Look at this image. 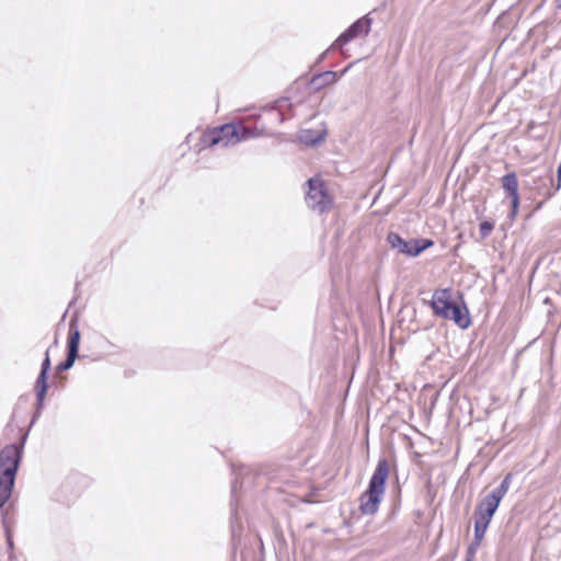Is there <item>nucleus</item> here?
<instances>
[{
    "label": "nucleus",
    "mask_w": 561,
    "mask_h": 561,
    "mask_svg": "<svg viewBox=\"0 0 561 561\" xmlns=\"http://www.w3.org/2000/svg\"><path fill=\"white\" fill-rule=\"evenodd\" d=\"M293 104L290 103L288 98H280L276 100L273 105L271 106L272 111H276L279 116V122H284L286 119L284 110L285 108H291Z\"/></svg>",
    "instance_id": "obj_17"
},
{
    "label": "nucleus",
    "mask_w": 561,
    "mask_h": 561,
    "mask_svg": "<svg viewBox=\"0 0 561 561\" xmlns=\"http://www.w3.org/2000/svg\"><path fill=\"white\" fill-rule=\"evenodd\" d=\"M434 244L433 240L425 238H416L410 241V250H408L409 256H417L426 249Z\"/></svg>",
    "instance_id": "obj_14"
},
{
    "label": "nucleus",
    "mask_w": 561,
    "mask_h": 561,
    "mask_svg": "<svg viewBox=\"0 0 561 561\" xmlns=\"http://www.w3.org/2000/svg\"><path fill=\"white\" fill-rule=\"evenodd\" d=\"M490 524L474 519V545H480Z\"/></svg>",
    "instance_id": "obj_19"
},
{
    "label": "nucleus",
    "mask_w": 561,
    "mask_h": 561,
    "mask_svg": "<svg viewBox=\"0 0 561 561\" xmlns=\"http://www.w3.org/2000/svg\"><path fill=\"white\" fill-rule=\"evenodd\" d=\"M26 438L27 433L22 436L20 443L7 445L0 451V508L11 497Z\"/></svg>",
    "instance_id": "obj_1"
},
{
    "label": "nucleus",
    "mask_w": 561,
    "mask_h": 561,
    "mask_svg": "<svg viewBox=\"0 0 561 561\" xmlns=\"http://www.w3.org/2000/svg\"><path fill=\"white\" fill-rule=\"evenodd\" d=\"M5 538H7L8 550L10 552V559H12V551L14 549V543H13L12 531L9 528H5Z\"/></svg>",
    "instance_id": "obj_21"
},
{
    "label": "nucleus",
    "mask_w": 561,
    "mask_h": 561,
    "mask_svg": "<svg viewBox=\"0 0 561 561\" xmlns=\"http://www.w3.org/2000/svg\"><path fill=\"white\" fill-rule=\"evenodd\" d=\"M300 140L305 142L306 145H317L324 140V134L323 133H316L313 135L312 130H302L300 135Z\"/></svg>",
    "instance_id": "obj_18"
},
{
    "label": "nucleus",
    "mask_w": 561,
    "mask_h": 561,
    "mask_svg": "<svg viewBox=\"0 0 561 561\" xmlns=\"http://www.w3.org/2000/svg\"><path fill=\"white\" fill-rule=\"evenodd\" d=\"M387 242L399 253L408 255V250H410V241L402 239L397 232H389L387 236Z\"/></svg>",
    "instance_id": "obj_13"
},
{
    "label": "nucleus",
    "mask_w": 561,
    "mask_h": 561,
    "mask_svg": "<svg viewBox=\"0 0 561 561\" xmlns=\"http://www.w3.org/2000/svg\"><path fill=\"white\" fill-rule=\"evenodd\" d=\"M512 479H513V474L512 473H507L503 478L502 482L496 488H494L491 491V494L494 495L496 499L502 501L503 497L505 496V494L507 493L508 489H510Z\"/></svg>",
    "instance_id": "obj_16"
},
{
    "label": "nucleus",
    "mask_w": 561,
    "mask_h": 561,
    "mask_svg": "<svg viewBox=\"0 0 561 561\" xmlns=\"http://www.w3.org/2000/svg\"><path fill=\"white\" fill-rule=\"evenodd\" d=\"M479 546L480 545H474V541H472L469 545V547L467 549V561H471V559L474 557Z\"/></svg>",
    "instance_id": "obj_23"
},
{
    "label": "nucleus",
    "mask_w": 561,
    "mask_h": 561,
    "mask_svg": "<svg viewBox=\"0 0 561 561\" xmlns=\"http://www.w3.org/2000/svg\"><path fill=\"white\" fill-rule=\"evenodd\" d=\"M512 479H513V474L512 473H507L503 478L502 482L496 488H494L491 491V494L494 495L496 499L502 501L503 497L505 496V494L507 493L508 489H510Z\"/></svg>",
    "instance_id": "obj_15"
},
{
    "label": "nucleus",
    "mask_w": 561,
    "mask_h": 561,
    "mask_svg": "<svg viewBox=\"0 0 561 561\" xmlns=\"http://www.w3.org/2000/svg\"><path fill=\"white\" fill-rule=\"evenodd\" d=\"M337 80V73L332 70L323 71L314 75L311 79V84L314 89L319 90L325 85L332 84Z\"/></svg>",
    "instance_id": "obj_12"
},
{
    "label": "nucleus",
    "mask_w": 561,
    "mask_h": 561,
    "mask_svg": "<svg viewBox=\"0 0 561 561\" xmlns=\"http://www.w3.org/2000/svg\"><path fill=\"white\" fill-rule=\"evenodd\" d=\"M50 366H51V362H50V357H49V350H46L45 357L41 365V371H39L36 382H35L36 411L32 417L31 425H33L35 423L36 419L39 416V414L42 412V409L44 405V400H45L47 389H48L47 380H48V374L50 370Z\"/></svg>",
    "instance_id": "obj_6"
},
{
    "label": "nucleus",
    "mask_w": 561,
    "mask_h": 561,
    "mask_svg": "<svg viewBox=\"0 0 561 561\" xmlns=\"http://www.w3.org/2000/svg\"><path fill=\"white\" fill-rule=\"evenodd\" d=\"M253 128L242 123H230L204 133L201 141L204 147L234 146L238 142L255 136Z\"/></svg>",
    "instance_id": "obj_4"
},
{
    "label": "nucleus",
    "mask_w": 561,
    "mask_h": 561,
    "mask_svg": "<svg viewBox=\"0 0 561 561\" xmlns=\"http://www.w3.org/2000/svg\"><path fill=\"white\" fill-rule=\"evenodd\" d=\"M501 500L491 493L484 496L476 506L473 517L477 520L490 524L493 515L499 508Z\"/></svg>",
    "instance_id": "obj_9"
},
{
    "label": "nucleus",
    "mask_w": 561,
    "mask_h": 561,
    "mask_svg": "<svg viewBox=\"0 0 561 561\" xmlns=\"http://www.w3.org/2000/svg\"><path fill=\"white\" fill-rule=\"evenodd\" d=\"M308 191L306 193L307 206L314 213L321 215L329 211L333 205V199L329 195L324 183L317 178L307 181Z\"/></svg>",
    "instance_id": "obj_5"
},
{
    "label": "nucleus",
    "mask_w": 561,
    "mask_h": 561,
    "mask_svg": "<svg viewBox=\"0 0 561 561\" xmlns=\"http://www.w3.org/2000/svg\"><path fill=\"white\" fill-rule=\"evenodd\" d=\"M433 314L443 320H451L458 328L465 330L470 327L471 319L466 305H458L453 299L449 288L436 289L430 301Z\"/></svg>",
    "instance_id": "obj_2"
},
{
    "label": "nucleus",
    "mask_w": 561,
    "mask_h": 561,
    "mask_svg": "<svg viewBox=\"0 0 561 561\" xmlns=\"http://www.w3.org/2000/svg\"><path fill=\"white\" fill-rule=\"evenodd\" d=\"M373 19L369 13L352 23L332 44L331 48H342L358 36H366L370 32Z\"/></svg>",
    "instance_id": "obj_8"
},
{
    "label": "nucleus",
    "mask_w": 561,
    "mask_h": 561,
    "mask_svg": "<svg viewBox=\"0 0 561 561\" xmlns=\"http://www.w3.org/2000/svg\"><path fill=\"white\" fill-rule=\"evenodd\" d=\"M519 207V198L517 199H511V213L508 215L510 219H514L518 213Z\"/></svg>",
    "instance_id": "obj_22"
},
{
    "label": "nucleus",
    "mask_w": 561,
    "mask_h": 561,
    "mask_svg": "<svg viewBox=\"0 0 561 561\" xmlns=\"http://www.w3.org/2000/svg\"><path fill=\"white\" fill-rule=\"evenodd\" d=\"M80 337L81 335L77 325V320L71 319L69 322V335L67 341V356L56 366V370L58 373L70 369L79 357Z\"/></svg>",
    "instance_id": "obj_7"
},
{
    "label": "nucleus",
    "mask_w": 561,
    "mask_h": 561,
    "mask_svg": "<svg viewBox=\"0 0 561 561\" xmlns=\"http://www.w3.org/2000/svg\"><path fill=\"white\" fill-rule=\"evenodd\" d=\"M494 225L491 221L484 220L479 226V231L482 238H486L492 231Z\"/></svg>",
    "instance_id": "obj_20"
},
{
    "label": "nucleus",
    "mask_w": 561,
    "mask_h": 561,
    "mask_svg": "<svg viewBox=\"0 0 561 561\" xmlns=\"http://www.w3.org/2000/svg\"><path fill=\"white\" fill-rule=\"evenodd\" d=\"M502 186L511 199L519 198L518 180L515 172L507 173L502 178Z\"/></svg>",
    "instance_id": "obj_11"
},
{
    "label": "nucleus",
    "mask_w": 561,
    "mask_h": 561,
    "mask_svg": "<svg viewBox=\"0 0 561 561\" xmlns=\"http://www.w3.org/2000/svg\"><path fill=\"white\" fill-rule=\"evenodd\" d=\"M325 54H327V53H323V54L319 57V60L324 59V58H325Z\"/></svg>",
    "instance_id": "obj_26"
},
{
    "label": "nucleus",
    "mask_w": 561,
    "mask_h": 561,
    "mask_svg": "<svg viewBox=\"0 0 561 561\" xmlns=\"http://www.w3.org/2000/svg\"><path fill=\"white\" fill-rule=\"evenodd\" d=\"M388 476V461L386 458H381L378 460L367 490L359 497V511L363 515H374L377 513L385 494Z\"/></svg>",
    "instance_id": "obj_3"
},
{
    "label": "nucleus",
    "mask_w": 561,
    "mask_h": 561,
    "mask_svg": "<svg viewBox=\"0 0 561 561\" xmlns=\"http://www.w3.org/2000/svg\"><path fill=\"white\" fill-rule=\"evenodd\" d=\"M237 483L232 484L231 489V500H230V527H231V536L234 539L240 536L242 533V525L240 522L239 512L237 508Z\"/></svg>",
    "instance_id": "obj_10"
},
{
    "label": "nucleus",
    "mask_w": 561,
    "mask_h": 561,
    "mask_svg": "<svg viewBox=\"0 0 561 561\" xmlns=\"http://www.w3.org/2000/svg\"><path fill=\"white\" fill-rule=\"evenodd\" d=\"M561 188V162L557 170V190Z\"/></svg>",
    "instance_id": "obj_24"
},
{
    "label": "nucleus",
    "mask_w": 561,
    "mask_h": 561,
    "mask_svg": "<svg viewBox=\"0 0 561 561\" xmlns=\"http://www.w3.org/2000/svg\"><path fill=\"white\" fill-rule=\"evenodd\" d=\"M233 483H237V490H238L239 488H242V484H239V482H238V479H237V478H236V480L231 483V485H232ZM236 495H238V493H237ZM236 500L238 501V496H236Z\"/></svg>",
    "instance_id": "obj_25"
}]
</instances>
